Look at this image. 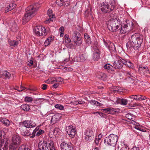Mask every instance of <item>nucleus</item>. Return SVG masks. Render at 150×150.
Returning a JSON list of instances; mask_svg holds the SVG:
<instances>
[{
    "label": "nucleus",
    "instance_id": "58836bf2",
    "mask_svg": "<svg viewBox=\"0 0 150 150\" xmlns=\"http://www.w3.org/2000/svg\"><path fill=\"white\" fill-rule=\"evenodd\" d=\"M24 100L28 103L31 102L33 101V98L31 97L27 96L25 98Z\"/></svg>",
    "mask_w": 150,
    "mask_h": 150
},
{
    "label": "nucleus",
    "instance_id": "603ef678",
    "mask_svg": "<svg viewBox=\"0 0 150 150\" xmlns=\"http://www.w3.org/2000/svg\"><path fill=\"white\" fill-rule=\"evenodd\" d=\"M44 132L45 131L44 130L42 129H40L36 133V135L38 137L40 135L43 134Z\"/></svg>",
    "mask_w": 150,
    "mask_h": 150
},
{
    "label": "nucleus",
    "instance_id": "a211bd4d",
    "mask_svg": "<svg viewBox=\"0 0 150 150\" xmlns=\"http://www.w3.org/2000/svg\"><path fill=\"white\" fill-rule=\"evenodd\" d=\"M62 150H73V147L69 144L63 142L60 144Z\"/></svg>",
    "mask_w": 150,
    "mask_h": 150
},
{
    "label": "nucleus",
    "instance_id": "a18cd8bd",
    "mask_svg": "<svg viewBox=\"0 0 150 150\" xmlns=\"http://www.w3.org/2000/svg\"><path fill=\"white\" fill-rule=\"evenodd\" d=\"M64 30V28L63 26H61L59 28L60 35L61 37L63 36Z\"/></svg>",
    "mask_w": 150,
    "mask_h": 150
},
{
    "label": "nucleus",
    "instance_id": "09e8293b",
    "mask_svg": "<svg viewBox=\"0 0 150 150\" xmlns=\"http://www.w3.org/2000/svg\"><path fill=\"white\" fill-rule=\"evenodd\" d=\"M129 98L131 99H132L134 100H138V95H131L129 96Z\"/></svg>",
    "mask_w": 150,
    "mask_h": 150
},
{
    "label": "nucleus",
    "instance_id": "c756f323",
    "mask_svg": "<svg viewBox=\"0 0 150 150\" xmlns=\"http://www.w3.org/2000/svg\"><path fill=\"white\" fill-rule=\"evenodd\" d=\"M21 107L23 110L26 111H28L30 108V106L28 105L25 104L22 105Z\"/></svg>",
    "mask_w": 150,
    "mask_h": 150
},
{
    "label": "nucleus",
    "instance_id": "20e7f679",
    "mask_svg": "<svg viewBox=\"0 0 150 150\" xmlns=\"http://www.w3.org/2000/svg\"><path fill=\"white\" fill-rule=\"evenodd\" d=\"M21 142V137L18 135L14 134L9 146V150H16Z\"/></svg>",
    "mask_w": 150,
    "mask_h": 150
},
{
    "label": "nucleus",
    "instance_id": "79ce46f5",
    "mask_svg": "<svg viewBox=\"0 0 150 150\" xmlns=\"http://www.w3.org/2000/svg\"><path fill=\"white\" fill-rule=\"evenodd\" d=\"M47 13L49 17H52V18H55L54 15L52 13V10H48Z\"/></svg>",
    "mask_w": 150,
    "mask_h": 150
},
{
    "label": "nucleus",
    "instance_id": "bf43d9fd",
    "mask_svg": "<svg viewBox=\"0 0 150 150\" xmlns=\"http://www.w3.org/2000/svg\"><path fill=\"white\" fill-rule=\"evenodd\" d=\"M60 83H59L56 82V83H55L54 84L52 85L53 88H57L59 86V84Z\"/></svg>",
    "mask_w": 150,
    "mask_h": 150
},
{
    "label": "nucleus",
    "instance_id": "0eeeda50",
    "mask_svg": "<svg viewBox=\"0 0 150 150\" xmlns=\"http://www.w3.org/2000/svg\"><path fill=\"white\" fill-rule=\"evenodd\" d=\"M92 47L94 50L92 56L93 59L95 61H97L100 58V47L98 45V42L96 41L93 42Z\"/></svg>",
    "mask_w": 150,
    "mask_h": 150
},
{
    "label": "nucleus",
    "instance_id": "e433bc0d",
    "mask_svg": "<svg viewBox=\"0 0 150 150\" xmlns=\"http://www.w3.org/2000/svg\"><path fill=\"white\" fill-rule=\"evenodd\" d=\"M110 4L111 5V8H110V9L112 8L114 9L115 6V0H111L110 1Z\"/></svg>",
    "mask_w": 150,
    "mask_h": 150
},
{
    "label": "nucleus",
    "instance_id": "37998d69",
    "mask_svg": "<svg viewBox=\"0 0 150 150\" xmlns=\"http://www.w3.org/2000/svg\"><path fill=\"white\" fill-rule=\"evenodd\" d=\"M138 100H143L146 99L147 97L145 96L138 94Z\"/></svg>",
    "mask_w": 150,
    "mask_h": 150
},
{
    "label": "nucleus",
    "instance_id": "f8f14e48",
    "mask_svg": "<svg viewBox=\"0 0 150 150\" xmlns=\"http://www.w3.org/2000/svg\"><path fill=\"white\" fill-rule=\"evenodd\" d=\"M72 39L77 45H80L82 43L81 34L77 32H74L73 33Z\"/></svg>",
    "mask_w": 150,
    "mask_h": 150
},
{
    "label": "nucleus",
    "instance_id": "4468645a",
    "mask_svg": "<svg viewBox=\"0 0 150 150\" xmlns=\"http://www.w3.org/2000/svg\"><path fill=\"white\" fill-rule=\"evenodd\" d=\"M85 135L86 136L85 139L87 141H90L94 138L93 135V132L89 129H87L85 132Z\"/></svg>",
    "mask_w": 150,
    "mask_h": 150
},
{
    "label": "nucleus",
    "instance_id": "4c0bfd02",
    "mask_svg": "<svg viewBox=\"0 0 150 150\" xmlns=\"http://www.w3.org/2000/svg\"><path fill=\"white\" fill-rule=\"evenodd\" d=\"M64 38L65 39V42L66 43H69L71 42V40L69 38V35L67 34L65 35Z\"/></svg>",
    "mask_w": 150,
    "mask_h": 150
},
{
    "label": "nucleus",
    "instance_id": "8fccbe9b",
    "mask_svg": "<svg viewBox=\"0 0 150 150\" xmlns=\"http://www.w3.org/2000/svg\"><path fill=\"white\" fill-rule=\"evenodd\" d=\"M63 81V79L61 77H59L58 78H56L54 80V81L56 82L60 83L62 82Z\"/></svg>",
    "mask_w": 150,
    "mask_h": 150
},
{
    "label": "nucleus",
    "instance_id": "b1692460",
    "mask_svg": "<svg viewBox=\"0 0 150 150\" xmlns=\"http://www.w3.org/2000/svg\"><path fill=\"white\" fill-rule=\"evenodd\" d=\"M99 7L100 9H108L109 6L106 2H103L100 3L99 5Z\"/></svg>",
    "mask_w": 150,
    "mask_h": 150
},
{
    "label": "nucleus",
    "instance_id": "49530a36",
    "mask_svg": "<svg viewBox=\"0 0 150 150\" xmlns=\"http://www.w3.org/2000/svg\"><path fill=\"white\" fill-rule=\"evenodd\" d=\"M106 74H105L101 73L98 78L102 80H104L106 79Z\"/></svg>",
    "mask_w": 150,
    "mask_h": 150
},
{
    "label": "nucleus",
    "instance_id": "a19ab883",
    "mask_svg": "<svg viewBox=\"0 0 150 150\" xmlns=\"http://www.w3.org/2000/svg\"><path fill=\"white\" fill-rule=\"evenodd\" d=\"M29 148L26 147L24 145H22L21 146L18 150H30Z\"/></svg>",
    "mask_w": 150,
    "mask_h": 150
},
{
    "label": "nucleus",
    "instance_id": "c85d7f7f",
    "mask_svg": "<svg viewBox=\"0 0 150 150\" xmlns=\"http://www.w3.org/2000/svg\"><path fill=\"white\" fill-rule=\"evenodd\" d=\"M1 122L6 126H8L10 123L9 121L6 118H2L1 120Z\"/></svg>",
    "mask_w": 150,
    "mask_h": 150
},
{
    "label": "nucleus",
    "instance_id": "6e6552de",
    "mask_svg": "<svg viewBox=\"0 0 150 150\" xmlns=\"http://www.w3.org/2000/svg\"><path fill=\"white\" fill-rule=\"evenodd\" d=\"M48 29H46L45 28L41 26H36L33 29V31L35 35L38 36H45L48 33Z\"/></svg>",
    "mask_w": 150,
    "mask_h": 150
},
{
    "label": "nucleus",
    "instance_id": "f03ea898",
    "mask_svg": "<svg viewBox=\"0 0 150 150\" xmlns=\"http://www.w3.org/2000/svg\"><path fill=\"white\" fill-rule=\"evenodd\" d=\"M36 125L35 122L31 120H25L19 123V129L23 135H30L27 128L35 127Z\"/></svg>",
    "mask_w": 150,
    "mask_h": 150
},
{
    "label": "nucleus",
    "instance_id": "5fc2aeb1",
    "mask_svg": "<svg viewBox=\"0 0 150 150\" xmlns=\"http://www.w3.org/2000/svg\"><path fill=\"white\" fill-rule=\"evenodd\" d=\"M7 141L5 143L4 145V147H2L3 145L4 144H2V145H0V150H7L6 149V143L7 142Z\"/></svg>",
    "mask_w": 150,
    "mask_h": 150
},
{
    "label": "nucleus",
    "instance_id": "412c9836",
    "mask_svg": "<svg viewBox=\"0 0 150 150\" xmlns=\"http://www.w3.org/2000/svg\"><path fill=\"white\" fill-rule=\"evenodd\" d=\"M127 102L128 100L127 99L124 98H116L115 103L126 105L127 103Z\"/></svg>",
    "mask_w": 150,
    "mask_h": 150
},
{
    "label": "nucleus",
    "instance_id": "f3484780",
    "mask_svg": "<svg viewBox=\"0 0 150 150\" xmlns=\"http://www.w3.org/2000/svg\"><path fill=\"white\" fill-rule=\"evenodd\" d=\"M139 70L140 73L143 74H146L149 73V71L147 67L143 65H140L139 66Z\"/></svg>",
    "mask_w": 150,
    "mask_h": 150
},
{
    "label": "nucleus",
    "instance_id": "0e129e2a",
    "mask_svg": "<svg viewBox=\"0 0 150 150\" xmlns=\"http://www.w3.org/2000/svg\"><path fill=\"white\" fill-rule=\"evenodd\" d=\"M94 103H95L94 105L97 106H101V103L96 101Z\"/></svg>",
    "mask_w": 150,
    "mask_h": 150
},
{
    "label": "nucleus",
    "instance_id": "bb28decb",
    "mask_svg": "<svg viewBox=\"0 0 150 150\" xmlns=\"http://www.w3.org/2000/svg\"><path fill=\"white\" fill-rule=\"evenodd\" d=\"M123 62H124V64L129 67L133 68L134 67L133 64L130 61H127L124 59Z\"/></svg>",
    "mask_w": 150,
    "mask_h": 150
},
{
    "label": "nucleus",
    "instance_id": "72a5a7b5",
    "mask_svg": "<svg viewBox=\"0 0 150 150\" xmlns=\"http://www.w3.org/2000/svg\"><path fill=\"white\" fill-rule=\"evenodd\" d=\"M52 41V37H49L44 42L45 46H47L50 45Z\"/></svg>",
    "mask_w": 150,
    "mask_h": 150
},
{
    "label": "nucleus",
    "instance_id": "6ab92c4d",
    "mask_svg": "<svg viewBox=\"0 0 150 150\" xmlns=\"http://www.w3.org/2000/svg\"><path fill=\"white\" fill-rule=\"evenodd\" d=\"M103 110L105 112L110 114H114L116 112H118L116 109L112 107L106 108L103 109Z\"/></svg>",
    "mask_w": 150,
    "mask_h": 150
},
{
    "label": "nucleus",
    "instance_id": "9b49d317",
    "mask_svg": "<svg viewBox=\"0 0 150 150\" xmlns=\"http://www.w3.org/2000/svg\"><path fill=\"white\" fill-rule=\"evenodd\" d=\"M66 132L67 134L71 138L74 137L76 133V128L72 125L67 126L66 128Z\"/></svg>",
    "mask_w": 150,
    "mask_h": 150
},
{
    "label": "nucleus",
    "instance_id": "cd10ccee",
    "mask_svg": "<svg viewBox=\"0 0 150 150\" xmlns=\"http://www.w3.org/2000/svg\"><path fill=\"white\" fill-rule=\"evenodd\" d=\"M84 37L85 39V42L87 44H91V40L87 34H85Z\"/></svg>",
    "mask_w": 150,
    "mask_h": 150
},
{
    "label": "nucleus",
    "instance_id": "864d4df0",
    "mask_svg": "<svg viewBox=\"0 0 150 150\" xmlns=\"http://www.w3.org/2000/svg\"><path fill=\"white\" fill-rule=\"evenodd\" d=\"M125 117L130 120H132L133 118L132 115L129 113L125 115Z\"/></svg>",
    "mask_w": 150,
    "mask_h": 150
},
{
    "label": "nucleus",
    "instance_id": "f257e3e1",
    "mask_svg": "<svg viewBox=\"0 0 150 150\" xmlns=\"http://www.w3.org/2000/svg\"><path fill=\"white\" fill-rule=\"evenodd\" d=\"M131 38V39L126 44L127 49L139 48L143 41V35L139 33H135Z\"/></svg>",
    "mask_w": 150,
    "mask_h": 150
},
{
    "label": "nucleus",
    "instance_id": "393cba45",
    "mask_svg": "<svg viewBox=\"0 0 150 150\" xmlns=\"http://www.w3.org/2000/svg\"><path fill=\"white\" fill-rule=\"evenodd\" d=\"M41 6L40 4L38 3L35 4L33 5H30L27 8L28 9H37L40 8Z\"/></svg>",
    "mask_w": 150,
    "mask_h": 150
},
{
    "label": "nucleus",
    "instance_id": "69168bd1",
    "mask_svg": "<svg viewBox=\"0 0 150 150\" xmlns=\"http://www.w3.org/2000/svg\"><path fill=\"white\" fill-rule=\"evenodd\" d=\"M20 88H21V90L19 89L18 90H17L19 92H21L23 90L25 89L26 88L25 87H23L22 86H21Z\"/></svg>",
    "mask_w": 150,
    "mask_h": 150
},
{
    "label": "nucleus",
    "instance_id": "6e6d98bb",
    "mask_svg": "<svg viewBox=\"0 0 150 150\" xmlns=\"http://www.w3.org/2000/svg\"><path fill=\"white\" fill-rule=\"evenodd\" d=\"M49 18L46 21H45V23H50V21H53L54 19V18H52V17H49Z\"/></svg>",
    "mask_w": 150,
    "mask_h": 150
},
{
    "label": "nucleus",
    "instance_id": "1a4fd4ad",
    "mask_svg": "<svg viewBox=\"0 0 150 150\" xmlns=\"http://www.w3.org/2000/svg\"><path fill=\"white\" fill-rule=\"evenodd\" d=\"M42 142L44 149L45 150H56L54 143L52 140H44Z\"/></svg>",
    "mask_w": 150,
    "mask_h": 150
},
{
    "label": "nucleus",
    "instance_id": "9d476101",
    "mask_svg": "<svg viewBox=\"0 0 150 150\" xmlns=\"http://www.w3.org/2000/svg\"><path fill=\"white\" fill-rule=\"evenodd\" d=\"M116 60L114 61L113 63V66L115 69H120L122 68L124 62L123 59L121 57L118 56L116 57Z\"/></svg>",
    "mask_w": 150,
    "mask_h": 150
},
{
    "label": "nucleus",
    "instance_id": "473e14b6",
    "mask_svg": "<svg viewBox=\"0 0 150 150\" xmlns=\"http://www.w3.org/2000/svg\"><path fill=\"white\" fill-rule=\"evenodd\" d=\"M113 67H114L113 65L112 66L109 64H106L104 66V68L105 69L111 70L113 69Z\"/></svg>",
    "mask_w": 150,
    "mask_h": 150
},
{
    "label": "nucleus",
    "instance_id": "13d9d810",
    "mask_svg": "<svg viewBox=\"0 0 150 150\" xmlns=\"http://www.w3.org/2000/svg\"><path fill=\"white\" fill-rule=\"evenodd\" d=\"M115 91L117 92H122V89H121V88L120 87L116 86L115 88Z\"/></svg>",
    "mask_w": 150,
    "mask_h": 150
},
{
    "label": "nucleus",
    "instance_id": "c03bdc74",
    "mask_svg": "<svg viewBox=\"0 0 150 150\" xmlns=\"http://www.w3.org/2000/svg\"><path fill=\"white\" fill-rule=\"evenodd\" d=\"M42 141H41L38 144V149L37 150H45V149H44L43 145H42Z\"/></svg>",
    "mask_w": 150,
    "mask_h": 150
},
{
    "label": "nucleus",
    "instance_id": "ea45409f",
    "mask_svg": "<svg viewBox=\"0 0 150 150\" xmlns=\"http://www.w3.org/2000/svg\"><path fill=\"white\" fill-rule=\"evenodd\" d=\"M54 107L57 109H58L60 110H64V107L60 104H56L54 105Z\"/></svg>",
    "mask_w": 150,
    "mask_h": 150
},
{
    "label": "nucleus",
    "instance_id": "aec40b11",
    "mask_svg": "<svg viewBox=\"0 0 150 150\" xmlns=\"http://www.w3.org/2000/svg\"><path fill=\"white\" fill-rule=\"evenodd\" d=\"M61 117V115L59 113H57L53 115L51 118V123L52 124H54L60 119Z\"/></svg>",
    "mask_w": 150,
    "mask_h": 150
},
{
    "label": "nucleus",
    "instance_id": "4d7b16f0",
    "mask_svg": "<svg viewBox=\"0 0 150 150\" xmlns=\"http://www.w3.org/2000/svg\"><path fill=\"white\" fill-rule=\"evenodd\" d=\"M66 45L67 47L68 48L72 49L74 47V46L72 44L66 43Z\"/></svg>",
    "mask_w": 150,
    "mask_h": 150
},
{
    "label": "nucleus",
    "instance_id": "7c9ffc66",
    "mask_svg": "<svg viewBox=\"0 0 150 150\" xmlns=\"http://www.w3.org/2000/svg\"><path fill=\"white\" fill-rule=\"evenodd\" d=\"M60 129L59 128L56 127L54 128L53 131L52 132H50L49 134V136L50 137L52 138V137H51L50 136V134L51 133H52V132L53 133V134L54 136H56L57 134L58 133V132H59L60 131Z\"/></svg>",
    "mask_w": 150,
    "mask_h": 150
},
{
    "label": "nucleus",
    "instance_id": "423d86ee",
    "mask_svg": "<svg viewBox=\"0 0 150 150\" xmlns=\"http://www.w3.org/2000/svg\"><path fill=\"white\" fill-rule=\"evenodd\" d=\"M37 13V10H26L22 20L23 25L26 24Z\"/></svg>",
    "mask_w": 150,
    "mask_h": 150
},
{
    "label": "nucleus",
    "instance_id": "f704fd0d",
    "mask_svg": "<svg viewBox=\"0 0 150 150\" xmlns=\"http://www.w3.org/2000/svg\"><path fill=\"white\" fill-rule=\"evenodd\" d=\"M16 4L15 3H11L7 6V9H13L16 7Z\"/></svg>",
    "mask_w": 150,
    "mask_h": 150
},
{
    "label": "nucleus",
    "instance_id": "7ed1b4c3",
    "mask_svg": "<svg viewBox=\"0 0 150 150\" xmlns=\"http://www.w3.org/2000/svg\"><path fill=\"white\" fill-rule=\"evenodd\" d=\"M120 26V22L116 18H111L108 22V28L110 31L112 32H115L117 30Z\"/></svg>",
    "mask_w": 150,
    "mask_h": 150
},
{
    "label": "nucleus",
    "instance_id": "338daca9",
    "mask_svg": "<svg viewBox=\"0 0 150 150\" xmlns=\"http://www.w3.org/2000/svg\"><path fill=\"white\" fill-rule=\"evenodd\" d=\"M42 89L43 90H46L47 88V85L45 84H43L42 85Z\"/></svg>",
    "mask_w": 150,
    "mask_h": 150
},
{
    "label": "nucleus",
    "instance_id": "052dcab7",
    "mask_svg": "<svg viewBox=\"0 0 150 150\" xmlns=\"http://www.w3.org/2000/svg\"><path fill=\"white\" fill-rule=\"evenodd\" d=\"M100 142V140H99L98 139L96 138L95 140L94 141V143L97 146L99 144V142Z\"/></svg>",
    "mask_w": 150,
    "mask_h": 150
},
{
    "label": "nucleus",
    "instance_id": "2f4dec72",
    "mask_svg": "<svg viewBox=\"0 0 150 150\" xmlns=\"http://www.w3.org/2000/svg\"><path fill=\"white\" fill-rule=\"evenodd\" d=\"M121 147L120 148V150H129V148L127 145L121 143L120 144Z\"/></svg>",
    "mask_w": 150,
    "mask_h": 150
},
{
    "label": "nucleus",
    "instance_id": "39448f33",
    "mask_svg": "<svg viewBox=\"0 0 150 150\" xmlns=\"http://www.w3.org/2000/svg\"><path fill=\"white\" fill-rule=\"evenodd\" d=\"M118 139L117 135L113 134H111L106 137L104 140L105 144L108 146H112L113 147L115 146Z\"/></svg>",
    "mask_w": 150,
    "mask_h": 150
},
{
    "label": "nucleus",
    "instance_id": "dca6fc26",
    "mask_svg": "<svg viewBox=\"0 0 150 150\" xmlns=\"http://www.w3.org/2000/svg\"><path fill=\"white\" fill-rule=\"evenodd\" d=\"M88 57V54L86 53H84L80 55L79 57H76L74 60L77 62H84L87 59Z\"/></svg>",
    "mask_w": 150,
    "mask_h": 150
},
{
    "label": "nucleus",
    "instance_id": "2eb2a0df",
    "mask_svg": "<svg viewBox=\"0 0 150 150\" xmlns=\"http://www.w3.org/2000/svg\"><path fill=\"white\" fill-rule=\"evenodd\" d=\"M9 28L10 30L13 32H16L18 29V25L13 20H12L8 23Z\"/></svg>",
    "mask_w": 150,
    "mask_h": 150
},
{
    "label": "nucleus",
    "instance_id": "5701e85b",
    "mask_svg": "<svg viewBox=\"0 0 150 150\" xmlns=\"http://www.w3.org/2000/svg\"><path fill=\"white\" fill-rule=\"evenodd\" d=\"M11 76V74L8 71H1L0 72V78L5 79H9Z\"/></svg>",
    "mask_w": 150,
    "mask_h": 150
},
{
    "label": "nucleus",
    "instance_id": "c9c22d12",
    "mask_svg": "<svg viewBox=\"0 0 150 150\" xmlns=\"http://www.w3.org/2000/svg\"><path fill=\"white\" fill-rule=\"evenodd\" d=\"M18 44V42L15 40H11L9 42L10 46H13L14 47L16 46Z\"/></svg>",
    "mask_w": 150,
    "mask_h": 150
},
{
    "label": "nucleus",
    "instance_id": "3c124183",
    "mask_svg": "<svg viewBox=\"0 0 150 150\" xmlns=\"http://www.w3.org/2000/svg\"><path fill=\"white\" fill-rule=\"evenodd\" d=\"M63 5L64 6L67 7L69 4L70 2L69 0H63Z\"/></svg>",
    "mask_w": 150,
    "mask_h": 150
},
{
    "label": "nucleus",
    "instance_id": "a878e982",
    "mask_svg": "<svg viewBox=\"0 0 150 150\" xmlns=\"http://www.w3.org/2000/svg\"><path fill=\"white\" fill-rule=\"evenodd\" d=\"M4 132L2 130H0V145L4 144Z\"/></svg>",
    "mask_w": 150,
    "mask_h": 150
},
{
    "label": "nucleus",
    "instance_id": "ddd939ff",
    "mask_svg": "<svg viewBox=\"0 0 150 150\" xmlns=\"http://www.w3.org/2000/svg\"><path fill=\"white\" fill-rule=\"evenodd\" d=\"M103 41L105 46L108 48L111 52L116 51V48L113 43L109 41H106L104 39H103Z\"/></svg>",
    "mask_w": 150,
    "mask_h": 150
},
{
    "label": "nucleus",
    "instance_id": "680f3d73",
    "mask_svg": "<svg viewBox=\"0 0 150 150\" xmlns=\"http://www.w3.org/2000/svg\"><path fill=\"white\" fill-rule=\"evenodd\" d=\"M38 129H39V128H38V127H36L35 129L33 130V132L32 133V134L34 135H35L36 132L38 130Z\"/></svg>",
    "mask_w": 150,
    "mask_h": 150
},
{
    "label": "nucleus",
    "instance_id": "774afa93",
    "mask_svg": "<svg viewBox=\"0 0 150 150\" xmlns=\"http://www.w3.org/2000/svg\"><path fill=\"white\" fill-rule=\"evenodd\" d=\"M130 150H139V147L134 146Z\"/></svg>",
    "mask_w": 150,
    "mask_h": 150
},
{
    "label": "nucleus",
    "instance_id": "4be33fe9",
    "mask_svg": "<svg viewBox=\"0 0 150 150\" xmlns=\"http://www.w3.org/2000/svg\"><path fill=\"white\" fill-rule=\"evenodd\" d=\"M117 31H119L120 33H125L128 31V24L124 25L123 27H122V25H120Z\"/></svg>",
    "mask_w": 150,
    "mask_h": 150
},
{
    "label": "nucleus",
    "instance_id": "e2e57ef3",
    "mask_svg": "<svg viewBox=\"0 0 150 150\" xmlns=\"http://www.w3.org/2000/svg\"><path fill=\"white\" fill-rule=\"evenodd\" d=\"M29 63L28 64V66L29 67L31 66L33 63V61L32 60H30L28 61Z\"/></svg>",
    "mask_w": 150,
    "mask_h": 150
},
{
    "label": "nucleus",
    "instance_id": "de8ad7c7",
    "mask_svg": "<svg viewBox=\"0 0 150 150\" xmlns=\"http://www.w3.org/2000/svg\"><path fill=\"white\" fill-rule=\"evenodd\" d=\"M63 0H56V3L59 6H63Z\"/></svg>",
    "mask_w": 150,
    "mask_h": 150
}]
</instances>
